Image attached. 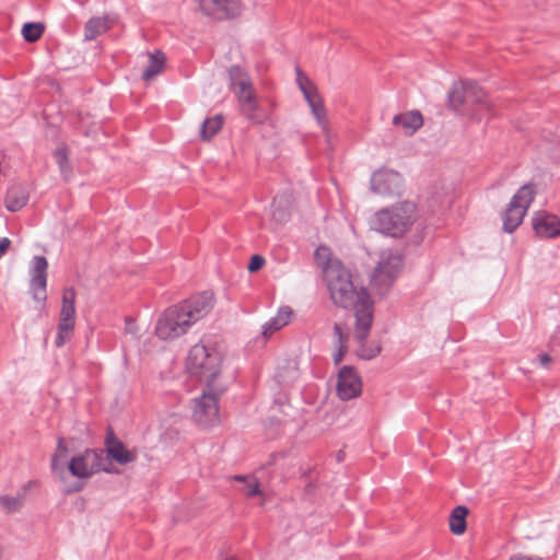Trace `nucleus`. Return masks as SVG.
Returning a JSON list of instances; mask_svg holds the SVG:
<instances>
[{
  "instance_id": "nucleus-1",
  "label": "nucleus",
  "mask_w": 560,
  "mask_h": 560,
  "mask_svg": "<svg viewBox=\"0 0 560 560\" xmlns=\"http://www.w3.org/2000/svg\"><path fill=\"white\" fill-rule=\"evenodd\" d=\"M323 277L334 304L354 311L362 338L373 322V304L369 292L362 287L354 285L350 271L338 259H327L323 265Z\"/></svg>"
},
{
  "instance_id": "nucleus-2",
  "label": "nucleus",
  "mask_w": 560,
  "mask_h": 560,
  "mask_svg": "<svg viewBox=\"0 0 560 560\" xmlns=\"http://www.w3.org/2000/svg\"><path fill=\"white\" fill-rule=\"evenodd\" d=\"M213 293L203 291L167 307L156 320L155 334L161 340H174L185 335L192 325L213 308Z\"/></svg>"
},
{
  "instance_id": "nucleus-3",
  "label": "nucleus",
  "mask_w": 560,
  "mask_h": 560,
  "mask_svg": "<svg viewBox=\"0 0 560 560\" xmlns=\"http://www.w3.org/2000/svg\"><path fill=\"white\" fill-rule=\"evenodd\" d=\"M418 218L413 202L404 201L374 213L370 220L371 229L392 237L402 236Z\"/></svg>"
},
{
  "instance_id": "nucleus-4",
  "label": "nucleus",
  "mask_w": 560,
  "mask_h": 560,
  "mask_svg": "<svg viewBox=\"0 0 560 560\" xmlns=\"http://www.w3.org/2000/svg\"><path fill=\"white\" fill-rule=\"evenodd\" d=\"M221 362V354L214 347L199 342L189 350L186 365L190 374L211 385L220 373Z\"/></svg>"
},
{
  "instance_id": "nucleus-5",
  "label": "nucleus",
  "mask_w": 560,
  "mask_h": 560,
  "mask_svg": "<svg viewBox=\"0 0 560 560\" xmlns=\"http://www.w3.org/2000/svg\"><path fill=\"white\" fill-rule=\"evenodd\" d=\"M536 188L534 184L523 185L511 198L505 211L502 214L503 230L513 233L523 222L528 208L534 201Z\"/></svg>"
},
{
  "instance_id": "nucleus-6",
  "label": "nucleus",
  "mask_w": 560,
  "mask_h": 560,
  "mask_svg": "<svg viewBox=\"0 0 560 560\" xmlns=\"http://www.w3.org/2000/svg\"><path fill=\"white\" fill-rule=\"evenodd\" d=\"M402 267V256L393 250L381 254L377 267L372 276L371 283L380 294H385L394 283Z\"/></svg>"
},
{
  "instance_id": "nucleus-7",
  "label": "nucleus",
  "mask_w": 560,
  "mask_h": 560,
  "mask_svg": "<svg viewBox=\"0 0 560 560\" xmlns=\"http://www.w3.org/2000/svg\"><path fill=\"white\" fill-rule=\"evenodd\" d=\"M231 86L241 103L242 110L250 120L255 119V113L258 103L255 97L252 81L247 73L238 66H233L229 70Z\"/></svg>"
},
{
  "instance_id": "nucleus-8",
  "label": "nucleus",
  "mask_w": 560,
  "mask_h": 560,
  "mask_svg": "<svg viewBox=\"0 0 560 560\" xmlns=\"http://www.w3.org/2000/svg\"><path fill=\"white\" fill-rule=\"evenodd\" d=\"M75 296L77 292L73 288H66L62 292V304L55 339V345L58 348L72 337L75 325Z\"/></svg>"
},
{
  "instance_id": "nucleus-9",
  "label": "nucleus",
  "mask_w": 560,
  "mask_h": 560,
  "mask_svg": "<svg viewBox=\"0 0 560 560\" xmlns=\"http://www.w3.org/2000/svg\"><path fill=\"white\" fill-rule=\"evenodd\" d=\"M68 470L73 477L80 479H88L101 470L106 472L110 471L104 465L103 454L96 450L89 448L69 460Z\"/></svg>"
},
{
  "instance_id": "nucleus-10",
  "label": "nucleus",
  "mask_w": 560,
  "mask_h": 560,
  "mask_svg": "<svg viewBox=\"0 0 560 560\" xmlns=\"http://www.w3.org/2000/svg\"><path fill=\"white\" fill-rule=\"evenodd\" d=\"M296 83L302 92L305 101L307 102L313 116L323 130L327 128L326 108L324 106L322 96L314 83L296 68Z\"/></svg>"
},
{
  "instance_id": "nucleus-11",
  "label": "nucleus",
  "mask_w": 560,
  "mask_h": 560,
  "mask_svg": "<svg viewBox=\"0 0 560 560\" xmlns=\"http://www.w3.org/2000/svg\"><path fill=\"white\" fill-rule=\"evenodd\" d=\"M192 418L201 427L215 425L219 422V396L212 392H205L195 398Z\"/></svg>"
},
{
  "instance_id": "nucleus-12",
  "label": "nucleus",
  "mask_w": 560,
  "mask_h": 560,
  "mask_svg": "<svg viewBox=\"0 0 560 560\" xmlns=\"http://www.w3.org/2000/svg\"><path fill=\"white\" fill-rule=\"evenodd\" d=\"M448 100L456 108L464 104H478L481 108L489 109L486 92L474 81L455 84L448 93Z\"/></svg>"
},
{
  "instance_id": "nucleus-13",
  "label": "nucleus",
  "mask_w": 560,
  "mask_h": 560,
  "mask_svg": "<svg viewBox=\"0 0 560 560\" xmlns=\"http://www.w3.org/2000/svg\"><path fill=\"white\" fill-rule=\"evenodd\" d=\"M199 9L208 16L226 20L241 15L243 4L240 0H195Z\"/></svg>"
},
{
  "instance_id": "nucleus-14",
  "label": "nucleus",
  "mask_w": 560,
  "mask_h": 560,
  "mask_svg": "<svg viewBox=\"0 0 560 560\" xmlns=\"http://www.w3.org/2000/svg\"><path fill=\"white\" fill-rule=\"evenodd\" d=\"M402 188L401 175L393 170H380L371 177V190L381 196L399 195Z\"/></svg>"
},
{
  "instance_id": "nucleus-15",
  "label": "nucleus",
  "mask_w": 560,
  "mask_h": 560,
  "mask_svg": "<svg viewBox=\"0 0 560 560\" xmlns=\"http://www.w3.org/2000/svg\"><path fill=\"white\" fill-rule=\"evenodd\" d=\"M47 268L48 261L44 256H34L31 264L30 290L33 299L45 302L47 299Z\"/></svg>"
},
{
  "instance_id": "nucleus-16",
  "label": "nucleus",
  "mask_w": 560,
  "mask_h": 560,
  "mask_svg": "<svg viewBox=\"0 0 560 560\" xmlns=\"http://www.w3.org/2000/svg\"><path fill=\"white\" fill-rule=\"evenodd\" d=\"M362 383L351 366H343L338 374L337 394L340 399L349 400L361 394Z\"/></svg>"
},
{
  "instance_id": "nucleus-17",
  "label": "nucleus",
  "mask_w": 560,
  "mask_h": 560,
  "mask_svg": "<svg viewBox=\"0 0 560 560\" xmlns=\"http://www.w3.org/2000/svg\"><path fill=\"white\" fill-rule=\"evenodd\" d=\"M535 233L542 238L560 236V218L547 211H538L532 219Z\"/></svg>"
},
{
  "instance_id": "nucleus-18",
  "label": "nucleus",
  "mask_w": 560,
  "mask_h": 560,
  "mask_svg": "<svg viewBox=\"0 0 560 560\" xmlns=\"http://www.w3.org/2000/svg\"><path fill=\"white\" fill-rule=\"evenodd\" d=\"M105 445L108 456L120 465H127L137 459V452L127 450L124 443L115 436L113 431L107 433Z\"/></svg>"
},
{
  "instance_id": "nucleus-19",
  "label": "nucleus",
  "mask_w": 560,
  "mask_h": 560,
  "mask_svg": "<svg viewBox=\"0 0 560 560\" xmlns=\"http://www.w3.org/2000/svg\"><path fill=\"white\" fill-rule=\"evenodd\" d=\"M393 125L399 127L405 135L412 136L422 127L423 118L419 110H411L394 116Z\"/></svg>"
},
{
  "instance_id": "nucleus-20",
  "label": "nucleus",
  "mask_w": 560,
  "mask_h": 560,
  "mask_svg": "<svg viewBox=\"0 0 560 560\" xmlns=\"http://www.w3.org/2000/svg\"><path fill=\"white\" fill-rule=\"evenodd\" d=\"M293 315L290 306L284 305L279 307L276 316L271 317L262 325V336L269 338L273 332L287 326Z\"/></svg>"
},
{
  "instance_id": "nucleus-21",
  "label": "nucleus",
  "mask_w": 560,
  "mask_h": 560,
  "mask_svg": "<svg viewBox=\"0 0 560 560\" xmlns=\"http://www.w3.org/2000/svg\"><path fill=\"white\" fill-rule=\"evenodd\" d=\"M371 326H372V323L369 325L366 332L361 338L360 334H359V329H358V319H355L354 338L358 343L357 352H358V355L364 360H371V359L375 358L376 355L380 354V352L382 350L378 342H376V341L368 342L366 341Z\"/></svg>"
},
{
  "instance_id": "nucleus-22",
  "label": "nucleus",
  "mask_w": 560,
  "mask_h": 560,
  "mask_svg": "<svg viewBox=\"0 0 560 560\" xmlns=\"http://www.w3.org/2000/svg\"><path fill=\"white\" fill-rule=\"evenodd\" d=\"M28 191L23 185L11 186L5 196V208L11 212L20 211L28 201Z\"/></svg>"
},
{
  "instance_id": "nucleus-23",
  "label": "nucleus",
  "mask_w": 560,
  "mask_h": 560,
  "mask_svg": "<svg viewBox=\"0 0 560 560\" xmlns=\"http://www.w3.org/2000/svg\"><path fill=\"white\" fill-rule=\"evenodd\" d=\"M113 24L108 15L91 18L84 25V40L90 42L107 32Z\"/></svg>"
},
{
  "instance_id": "nucleus-24",
  "label": "nucleus",
  "mask_w": 560,
  "mask_h": 560,
  "mask_svg": "<svg viewBox=\"0 0 560 560\" xmlns=\"http://www.w3.org/2000/svg\"><path fill=\"white\" fill-rule=\"evenodd\" d=\"M166 58L164 54L160 50H155L149 54V65L144 68L142 72V78L145 81H150L159 73H161L164 69Z\"/></svg>"
},
{
  "instance_id": "nucleus-25",
  "label": "nucleus",
  "mask_w": 560,
  "mask_h": 560,
  "mask_svg": "<svg viewBox=\"0 0 560 560\" xmlns=\"http://www.w3.org/2000/svg\"><path fill=\"white\" fill-rule=\"evenodd\" d=\"M348 338L349 336L343 331L342 326L336 323L334 325V343L337 347V350L332 354L335 364H339L342 361L347 351Z\"/></svg>"
},
{
  "instance_id": "nucleus-26",
  "label": "nucleus",
  "mask_w": 560,
  "mask_h": 560,
  "mask_svg": "<svg viewBox=\"0 0 560 560\" xmlns=\"http://www.w3.org/2000/svg\"><path fill=\"white\" fill-rule=\"evenodd\" d=\"M467 508L464 505L456 506L450 516V529L455 535H460L466 529Z\"/></svg>"
},
{
  "instance_id": "nucleus-27",
  "label": "nucleus",
  "mask_w": 560,
  "mask_h": 560,
  "mask_svg": "<svg viewBox=\"0 0 560 560\" xmlns=\"http://www.w3.org/2000/svg\"><path fill=\"white\" fill-rule=\"evenodd\" d=\"M68 456V447L66 445L65 439L59 438L57 442L56 453L51 458V469L57 474H62L63 467L66 465V459Z\"/></svg>"
},
{
  "instance_id": "nucleus-28",
  "label": "nucleus",
  "mask_w": 560,
  "mask_h": 560,
  "mask_svg": "<svg viewBox=\"0 0 560 560\" xmlns=\"http://www.w3.org/2000/svg\"><path fill=\"white\" fill-rule=\"evenodd\" d=\"M223 119L220 115L213 116L211 118H207L200 128V137L203 140L211 139L217 132H219L222 128Z\"/></svg>"
},
{
  "instance_id": "nucleus-29",
  "label": "nucleus",
  "mask_w": 560,
  "mask_h": 560,
  "mask_svg": "<svg viewBox=\"0 0 560 560\" xmlns=\"http://www.w3.org/2000/svg\"><path fill=\"white\" fill-rule=\"evenodd\" d=\"M44 30L42 23L27 22L23 25L22 34L26 42L34 43L42 37Z\"/></svg>"
},
{
  "instance_id": "nucleus-30",
  "label": "nucleus",
  "mask_w": 560,
  "mask_h": 560,
  "mask_svg": "<svg viewBox=\"0 0 560 560\" xmlns=\"http://www.w3.org/2000/svg\"><path fill=\"white\" fill-rule=\"evenodd\" d=\"M0 505L8 513L18 512L23 506V499L21 495H0Z\"/></svg>"
},
{
  "instance_id": "nucleus-31",
  "label": "nucleus",
  "mask_w": 560,
  "mask_h": 560,
  "mask_svg": "<svg viewBox=\"0 0 560 560\" xmlns=\"http://www.w3.org/2000/svg\"><path fill=\"white\" fill-rule=\"evenodd\" d=\"M54 158L56 159V162L60 166V168L63 171L68 164V150L66 147H59L54 152Z\"/></svg>"
},
{
  "instance_id": "nucleus-32",
  "label": "nucleus",
  "mask_w": 560,
  "mask_h": 560,
  "mask_svg": "<svg viewBox=\"0 0 560 560\" xmlns=\"http://www.w3.org/2000/svg\"><path fill=\"white\" fill-rule=\"evenodd\" d=\"M264 264H265L264 257H261L259 255H254L248 265V270L250 272L257 271L264 266Z\"/></svg>"
},
{
  "instance_id": "nucleus-33",
  "label": "nucleus",
  "mask_w": 560,
  "mask_h": 560,
  "mask_svg": "<svg viewBox=\"0 0 560 560\" xmlns=\"http://www.w3.org/2000/svg\"><path fill=\"white\" fill-rule=\"evenodd\" d=\"M245 493L247 497H254V495L259 494L260 491H259L258 483L256 481L253 483L247 481L246 487H245Z\"/></svg>"
},
{
  "instance_id": "nucleus-34",
  "label": "nucleus",
  "mask_w": 560,
  "mask_h": 560,
  "mask_svg": "<svg viewBox=\"0 0 560 560\" xmlns=\"http://www.w3.org/2000/svg\"><path fill=\"white\" fill-rule=\"evenodd\" d=\"M11 242L8 237H0V258L3 257L5 252L8 250Z\"/></svg>"
},
{
  "instance_id": "nucleus-35",
  "label": "nucleus",
  "mask_w": 560,
  "mask_h": 560,
  "mask_svg": "<svg viewBox=\"0 0 560 560\" xmlns=\"http://www.w3.org/2000/svg\"><path fill=\"white\" fill-rule=\"evenodd\" d=\"M537 360L542 368L548 369V365L551 362V357L547 353H541L537 357Z\"/></svg>"
},
{
  "instance_id": "nucleus-36",
  "label": "nucleus",
  "mask_w": 560,
  "mask_h": 560,
  "mask_svg": "<svg viewBox=\"0 0 560 560\" xmlns=\"http://www.w3.org/2000/svg\"><path fill=\"white\" fill-rule=\"evenodd\" d=\"M510 560H541L540 558H530L526 555H514Z\"/></svg>"
},
{
  "instance_id": "nucleus-37",
  "label": "nucleus",
  "mask_w": 560,
  "mask_h": 560,
  "mask_svg": "<svg viewBox=\"0 0 560 560\" xmlns=\"http://www.w3.org/2000/svg\"><path fill=\"white\" fill-rule=\"evenodd\" d=\"M327 252H328V248L320 246L319 248L316 249L315 254H316V257L319 259L322 253H327Z\"/></svg>"
},
{
  "instance_id": "nucleus-38",
  "label": "nucleus",
  "mask_w": 560,
  "mask_h": 560,
  "mask_svg": "<svg viewBox=\"0 0 560 560\" xmlns=\"http://www.w3.org/2000/svg\"><path fill=\"white\" fill-rule=\"evenodd\" d=\"M234 480L247 482L248 478L243 475H236L233 477Z\"/></svg>"
},
{
  "instance_id": "nucleus-39",
  "label": "nucleus",
  "mask_w": 560,
  "mask_h": 560,
  "mask_svg": "<svg viewBox=\"0 0 560 560\" xmlns=\"http://www.w3.org/2000/svg\"><path fill=\"white\" fill-rule=\"evenodd\" d=\"M273 217H275L276 219H282V220H284V219H285V214H284V213H281L280 218H278V217H277V213H276V212H273Z\"/></svg>"
},
{
  "instance_id": "nucleus-40",
  "label": "nucleus",
  "mask_w": 560,
  "mask_h": 560,
  "mask_svg": "<svg viewBox=\"0 0 560 560\" xmlns=\"http://www.w3.org/2000/svg\"><path fill=\"white\" fill-rule=\"evenodd\" d=\"M80 490H81V486L73 489V491H80Z\"/></svg>"
}]
</instances>
